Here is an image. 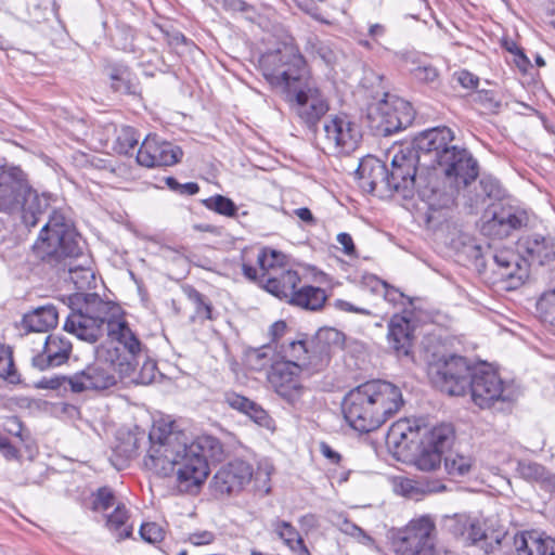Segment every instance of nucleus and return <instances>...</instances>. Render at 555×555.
<instances>
[{
  "label": "nucleus",
  "instance_id": "f257e3e1",
  "mask_svg": "<svg viewBox=\"0 0 555 555\" xmlns=\"http://www.w3.org/2000/svg\"><path fill=\"white\" fill-rule=\"evenodd\" d=\"M260 69L266 80L286 93L293 113L313 128L328 112L330 105L317 83L307 75L306 62L293 44H283L261 55Z\"/></svg>",
  "mask_w": 555,
  "mask_h": 555
},
{
  "label": "nucleus",
  "instance_id": "f03ea898",
  "mask_svg": "<svg viewBox=\"0 0 555 555\" xmlns=\"http://www.w3.org/2000/svg\"><path fill=\"white\" fill-rule=\"evenodd\" d=\"M150 440L152 444L144 461L145 466L163 477L177 472L179 490L196 493L208 477V437L197 438L188 446L182 433L163 435L160 428H154L150 433Z\"/></svg>",
  "mask_w": 555,
  "mask_h": 555
},
{
  "label": "nucleus",
  "instance_id": "7ed1b4c3",
  "mask_svg": "<svg viewBox=\"0 0 555 555\" xmlns=\"http://www.w3.org/2000/svg\"><path fill=\"white\" fill-rule=\"evenodd\" d=\"M401 389L387 380L372 379L350 389L341 411L348 425L359 433L378 429L403 406Z\"/></svg>",
  "mask_w": 555,
  "mask_h": 555
},
{
  "label": "nucleus",
  "instance_id": "20e7f679",
  "mask_svg": "<svg viewBox=\"0 0 555 555\" xmlns=\"http://www.w3.org/2000/svg\"><path fill=\"white\" fill-rule=\"evenodd\" d=\"M453 131L448 127L428 129L416 138V145L431 165H437L456 192L474 182L479 173L477 160L462 147L452 145Z\"/></svg>",
  "mask_w": 555,
  "mask_h": 555
},
{
  "label": "nucleus",
  "instance_id": "39448f33",
  "mask_svg": "<svg viewBox=\"0 0 555 555\" xmlns=\"http://www.w3.org/2000/svg\"><path fill=\"white\" fill-rule=\"evenodd\" d=\"M46 207L47 199L30 186L25 172L20 167H0V211L8 214L22 211L25 224L36 227L39 215Z\"/></svg>",
  "mask_w": 555,
  "mask_h": 555
},
{
  "label": "nucleus",
  "instance_id": "423d86ee",
  "mask_svg": "<svg viewBox=\"0 0 555 555\" xmlns=\"http://www.w3.org/2000/svg\"><path fill=\"white\" fill-rule=\"evenodd\" d=\"M124 314L112 317L106 322V335L111 339L102 345V359L114 362L119 370V377H130L143 358V345L130 328Z\"/></svg>",
  "mask_w": 555,
  "mask_h": 555
},
{
  "label": "nucleus",
  "instance_id": "0eeeda50",
  "mask_svg": "<svg viewBox=\"0 0 555 555\" xmlns=\"http://www.w3.org/2000/svg\"><path fill=\"white\" fill-rule=\"evenodd\" d=\"M35 249L43 260L49 261L77 257L82 253L81 237L72 221L54 210L41 229Z\"/></svg>",
  "mask_w": 555,
  "mask_h": 555
},
{
  "label": "nucleus",
  "instance_id": "6e6552de",
  "mask_svg": "<svg viewBox=\"0 0 555 555\" xmlns=\"http://www.w3.org/2000/svg\"><path fill=\"white\" fill-rule=\"evenodd\" d=\"M273 466L261 462L257 470L247 461L235 459L222 465L214 475L212 487L217 494L233 495L242 492L253 480L258 490L269 494Z\"/></svg>",
  "mask_w": 555,
  "mask_h": 555
},
{
  "label": "nucleus",
  "instance_id": "1a4fd4ad",
  "mask_svg": "<svg viewBox=\"0 0 555 555\" xmlns=\"http://www.w3.org/2000/svg\"><path fill=\"white\" fill-rule=\"evenodd\" d=\"M468 390L472 401L480 409H491L498 403H513L518 392L513 382L505 380L489 364H480L473 370Z\"/></svg>",
  "mask_w": 555,
  "mask_h": 555
},
{
  "label": "nucleus",
  "instance_id": "9d476101",
  "mask_svg": "<svg viewBox=\"0 0 555 555\" xmlns=\"http://www.w3.org/2000/svg\"><path fill=\"white\" fill-rule=\"evenodd\" d=\"M483 526L481 519L467 513H455L442 518V527L449 533L479 546L488 555L495 554L507 539V532L504 528L490 529Z\"/></svg>",
  "mask_w": 555,
  "mask_h": 555
},
{
  "label": "nucleus",
  "instance_id": "9b49d317",
  "mask_svg": "<svg viewBox=\"0 0 555 555\" xmlns=\"http://www.w3.org/2000/svg\"><path fill=\"white\" fill-rule=\"evenodd\" d=\"M428 362V375L433 384L441 391L450 396H463L470 384L473 370L467 359L461 356L450 354L439 357L426 352Z\"/></svg>",
  "mask_w": 555,
  "mask_h": 555
},
{
  "label": "nucleus",
  "instance_id": "f8f14e48",
  "mask_svg": "<svg viewBox=\"0 0 555 555\" xmlns=\"http://www.w3.org/2000/svg\"><path fill=\"white\" fill-rule=\"evenodd\" d=\"M399 555H441L436 548V526L429 516L412 519L392 539Z\"/></svg>",
  "mask_w": 555,
  "mask_h": 555
},
{
  "label": "nucleus",
  "instance_id": "ddd939ff",
  "mask_svg": "<svg viewBox=\"0 0 555 555\" xmlns=\"http://www.w3.org/2000/svg\"><path fill=\"white\" fill-rule=\"evenodd\" d=\"M428 158L423 155L414 141V146L400 147L393 153L389 182L391 192L402 198H411L417 185V169L425 166Z\"/></svg>",
  "mask_w": 555,
  "mask_h": 555
},
{
  "label": "nucleus",
  "instance_id": "4468645a",
  "mask_svg": "<svg viewBox=\"0 0 555 555\" xmlns=\"http://www.w3.org/2000/svg\"><path fill=\"white\" fill-rule=\"evenodd\" d=\"M119 370L114 362L102 359V349L96 350L94 363L72 376L62 377L63 383L51 380V388L67 384L73 392L80 393L89 390H104L117 383Z\"/></svg>",
  "mask_w": 555,
  "mask_h": 555
},
{
  "label": "nucleus",
  "instance_id": "2eb2a0df",
  "mask_svg": "<svg viewBox=\"0 0 555 555\" xmlns=\"http://www.w3.org/2000/svg\"><path fill=\"white\" fill-rule=\"evenodd\" d=\"M323 151L335 155L354 152L361 140V127L346 114L331 115L323 125Z\"/></svg>",
  "mask_w": 555,
  "mask_h": 555
},
{
  "label": "nucleus",
  "instance_id": "dca6fc26",
  "mask_svg": "<svg viewBox=\"0 0 555 555\" xmlns=\"http://www.w3.org/2000/svg\"><path fill=\"white\" fill-rule=\"evenodd\" d=\"M257 263L259 269L248 264H243L242 270L244 275L257 282L261 287H272L276 289L274 280L276 276L284 275L286 278V289L297 279V271L293 270L287 263V257L274 249L263 248L257 256Z\"/></svg>",
  "mask_w": 555,
  "mask_h": 555
},
{
  "label": "nucleus",
  "instance_id": "f3484780",
  "mask_svg": "<svg viewBox=\"0 0 555 555\" xmlns=\"http://www.w3.org/2000/svg\"><path fill=\"white\" fill-rule=\"evenodd\" d=\"M453 439L454 430L451 425L441 424L431 429L424 428L414 455L415 466L424 472L439 468L442 454L451 447Z\"/></svg>",
  "mask_w": 555,
  "mask_h": 555
},
{
  "label": "nucleus",
  "instance_id": "a211bd4d",
  "mask_svg": "<svg viewBox=\"0 0 555 555\" xmlns=\"http://www.w3.org/2000/svg\"><path fill=\"white\" fill-rule=\"evenodd\" d=\"M367 115L380 131L390 134L406 128L412 122L414 113L406 101L386 94L385 99L369 107Z\"/></svg>",
  "mask_w": 555,
  "mask_h": 555
},
{
  "label": "nucleus",
  "instance_id": "6ab92c4d",
  "mask_svg": "<svg viewBox=\"0 0 555 555\" xmlns=\"http://www.w3.org/2000/svg\"><path fill=\"white\" fill-rule=\"evenodd\" d=\"M182 157V150L170 142L149 134L143 140L137 153V162L141 166L152 168L158 166H172Z\"/></svg>",
  "mask_w": 555,
  "mask_h": 555
},
{
  "label": "nucleus",
  "instance_id": "aec40b11",
  "mask_svg": "<svg viewBox=\"0 0 555 555\" xmlns=\"http://www.w3.org/2000/svg\"><path fill=\"white\" fill-rule=\"evenodd\" d=\"M299 373L300 366L294 361L275 362L268 373V380L279 396L293 403L302 392Z\"/></svg>",
  "mask_w": 555,
  "mask_h": 555
},
{
  "label": "nucleus",
  "instance_id": "412c9836",
  "mask_svg": "<svg viewBox=\"0 0 555 555\" xmlns=\"http://www.w3.org/2000/svg\"><path fill=\"white\" fill-rule=\"evenodd\" d=\"M493 260L498 266L496 273L505 282L506 289L511 291L520 287L529 278L527 260L512 250L505 249L495 253Z\"/></svg>",
  "mask_w": 555,
  "mask_h": 555
},
{
  "label": "nucleus",
  "instance_id": "4be33fe9",
  "mask_svg": "<svg viewBox=\"0 0 555 555\" xmlns=\"http://www.w3.org/2000/svg\"><path fill=\"white\" fill-rule=\"evenodd\" d=\"M356 175L360 186L369 193L391 192L389 173L384 163L375 157H367L360 162Z\"/></svg>",
  "mask_w": 555,
  "mask_h": 555
},
{
  "label": "nucleus",
  "instance_id": "5701e85b",
  "mask_svg": "<svg viewBox=\"0 0 555 555\" xmlns=\"http://www.w3.org/2000/svg\"><path fill=\"white\" fill-rule=\"evenodd\" d=\"M525 221L526 217L524 214L517 212L512 208L501 207L499 210H494L492 217L483 222L481 231L485 235L493 238H504L512 231L521 228Z\"/></svg>",
  "mask_w": 555,
  "mask_h": 555
},
{
  "label": "nucleus",
  "instance_id": "b1692460",
  "mask_svg": "<svg viewBox=\"0 0 555 555\" xmlns=\"http://www.w3.org/2000/svg\"><path fill=\"white\" fill-rule=\"evenodd\" d=\"M72 352V344L56 336H47L43 349L33 358V365L40 370H49L65 363Z\"/></svg>",
  "mask_w": 555,
  "mask_h": 555
},
{
  "label": "nucleus",
  "instance_id": "393cba45",
  "mask_svg": "<svg viewBox=\"0 0 555 555\" xmlns=\"http://www.w3.org/2000/svg\"><path fill=\"white\" fill-rule=\"evenodd\" d=\"M107 320L94 314H68L64 330L75 334L79 339L94 343L106 333Z\"/></svg>",
  "mask_w": 555,
  "mask_h": 555
},
{
  "label": "nucleus",
  "instance_id": "a878e982",
  "mask_svg": "<svg viewBox=\"0 0 555 555\" xmlns=\"http://www.w3.org/2000/svg\"><path fill=\"white\" fill-rule=\"evenodd\" d=\"M422 428L415 421L401 418L395 422L386 435V444L395 453L400 454L411 450V444L420 436Z\"/></svg>",
  "mask_w": 555,
  "mask_h": 555
},
{
  "label": "nucleus",
  "instance_id": "bb28decb",
  "mask_svg": "<svg viewBox=\"0 0 555 555\" xmlns=\"http://www.w3.org/2000/svg\"><path fill=\"white\" fill-rule=\"evenodd\" d=\"M412 319L404 314H393L388 325V341L398 357H408L415 331Z\"/></svg>",
  "mask_w": 555,
  "mask_h": 555
},
{
  "label": "nucleus",
  "instance_id": "cd10ccee",
  "mask_svg": "<svg viewBox=\"0 0 555 555\" xmlns=\"http://www.w3.org/2000/svg\"><path fill=\"white\" fill-rule=\"evenodd\" d=\"M516 555H555V539L538 531H525L514 537Z\"/></svg>",
  "mask_w": 555,
  "mask_h": 555
},
{
  "label": "nucleus",
  "instance_id": "c85d7f7f",
  "mask_svg": "<svg viewBox=\"0 0 555 555\" xmlns=\"http://www.w3.org/2000/svg\"><path fill=\"white\" fill-rule=\"evenodd\" d=\"M526 253L538 261L545 264L555 259V238L551 235L533 233L522 241Z\"/></svg>",
  "mask_w": 555,
  "mask_h": 555
},
{
  "label": "nucleus",
  "instance_id": "c756f323",
  "mask_svg": "<svg viewBox=\"0 0 555 555\" xmlns=\"http://www.w3.org/2000/svg\"><path fill=\"white\" fill-rule=\"evenodd\" d=\"M70 312H111L114 305L104 301L96 294H85L81 292L69 295L66 300H60Z\"/></svg>",
  "mask_w": 555,
  "mask_h": 555
},
{
  "label": "nucleus",
  "instance_id": "7c9ffc66",
  "mask_svg": "<svg viewBox=\"0 0 555 555\" xmlns=\"http://www.w3.org/2000/svg\"><path fill=\"white\" fill-rule=\"evenodd\" d=\"M238 444L236 437L219 424H210V461H221L234 452Z\"/></svg>",
  "mask_w": 555,
  "mask_h": 555
},
{
  "label": "nucleus",
  "instance_id": "2f4dec72",
  "mask_svg": "<svg viewBox=\"0 0 555 555\" xmlns=\"http://www.w3.org/2000/svg\"><path fill=\"white\" fill-rule=\"evenodd\" d=\"M272 527L276 535L296 555H310L299 531L288 521L275 519Z\"/></svg>",
  "mask_w": 555,
  "mask_h": 555
},
{
  "label": "nucleus",
  "instance_id": "473e14b6",
  "mask_svg": "<svg viewBox=\"0 0 555 555\" xmlns=\"http://www.w3.org/2000/svg\"><path fill=\"white\" fill-rule=\"evenodd\" d=\"M326 298L324 289L308 285L296 291L289 304L301 309L318 310L323 307Z\"/></svg>",
  "mask_w": 555,
  "mask_h": 555
},
{
  "label": "nucleus",
  "instance_id": "72a5a7b5",
  "mask_svg": "<svg viewBox=\"0 0 555 555\" xmlns=\"http://www.w3.org/2000/svg\"><path fill=\"white\" fill-rule=\"evenodd\" d=\"M59 314H23L17 327L24 335L30 333H48L59 322Z\"/></svg>",
  "mask_w": 555,
  "mask_h": 555
},
{
  "label": "nucleus",
  "instance_id": "f704fd0d",
  "mask_svg": "<svg viewBox=\"0 0 555 555\" xmlns=\"http://www.w3.org/2000/svg\"><path fill=\"white\" fill-rule=\"evenodd\" d=\"M106 527L118 541L131 535L133 526L129 522L128 511L122 504H117L114 512L107 515Z\"/></svg>",
  "mask_w": 555,
  "mask_h": 555
},
{
  "label": "nucleus",
  "instance_id": "c9c22d12",
  "mask_svg": "<svg viewBox=\"0 0 555 555\" xmlns=\"http://www.w3.org/2000/svg\"><path fill=\"white\" fill-rule=\"evenodd\" d=\"M517 472L521 478L528 481L547 482L555 486V477L552 476L546 468L535 462L520 461L517 466Z\"/></svg>",
  "mask_w": 555,
  "mask_h": 555
},
{
  "label": "nucleus",
  "instance_id": "e433bc0d",
  "mask_svg": "<svg viewBox=\"0 0 555 555\" xmlns=\"http://www.w3.org/2000/svg\"><path fill=\"white\" fill-rule=\"evenodd\" d=\"M305 51L315 57H319L326 65H333L337 61V53L332 49V47L312 34L306 38Z\"/></svg>",
  "mask_w": 555,
  "mask_h": 555
},
{
  "label": "nucleus",
  "instance_id": "4c0bfd02",
  "mask_svg": "<svg viewBox=\"0 0 555 555\" xmlns=\"http://www.w3.org/2000/svg\"><path fill=\"white\" fill-rule=\"evenodd\" d=\"M473 466V460L462 454L449 455L444 459V467L453 478L466 476Z\"/></svg>",
  "mask_w": 555,
  "mask_h": 555
},
{
  "label": "nucleus",
  "instance_id": "58836bf2",
  "mask_svg": "<svg viewBox=\"0 0 555 555\" xmlns=\"http://www.w3.org/2000/svg\"><path fill=\"white\" fill-rule=\"evenodd\" d=\"M68 279L79 291L91 287L95 281L93 271L83 266H69Z\"/></svg>",
  "mask_w": 555,
  "mask_h": 555
},
{
  "label": "nucleus",
  "instance_id": "ea45409f",
  "mask_svg": "<svg viewBox=\"0 0 555 555\" xmlns=\"http://www.w3.org/2000/svg\"><path fill=\"white\" fill-rule=\"evenodd\" d=\"M139 142L135 130L129 126L121 127L115 143V150L120 154H132Z\"/></svg>",
  "mask_w": 555,
  "mask_h": 555
},
{
  "label": "nucleus",
  "instance_id": "a19ab883",
  "mask_svg": "<svg viewBox=\"0 0 555 555\" xmlns=\"http://www.w3.org/2000/svg\"><path fill=\"white\" fill-rule=\"evenodd\" d=\"M247 364L254 371H261L271 367L272 363V348L270 346H262L253 349L247 353Z\"/></svg>",
  "mask_w": 555,
  "mask_h": 555
},
{
  "label": "nucleus",
  "instance_id": "79ce46f5",
  "mask_svg": "<svg viewBox=\"0 0 555 555\" xmlns=\"http://www.w3.org/2000/svg\"><path fill=\"white\" fill-rule=\"evenodd\" d=\"M396 487L400 494L412 500H418L420 495L425 492L436 491V489L429 488L428 486L425 489L417 481L410 478L400 479Z\"/></svg>",
  "mask_w": 555,
  "mask_h": 555
},
{
  "label": "nucleus",
  "instance_id": "37998d69",
  "mask_svg": "<svg viewBox=\"0 0 555 555\" xmlns=\"http://www.w3.org/2000/svg\"><path fill=\"white\" fill-rule=\"evenodd\" d=\"M245 414L260 427L271 431L275 430V422L273 418L256 402L251 401V406L246 410Z\"/></svg>",
  "mask_w": 555,
  "mask_h": 555
},
{
  "label": "nucleus",
  "instance_id": "c03bdc74",
  "mask_svg": "<svg viewBox=\"0 0 555 555\" xmlns=\"http://www.w3.org/2000/svg\"><path fill=\"white\" fill-rule=\"evenodd\" d=\"M117 504L113 491L109 488L103 487L94 494L92 509L94 512L105 513L108 508L116 507Z\"/></svg>",
  "mask_w": 555,
  "mask_h": 555
},
{
  "label": "nucleus",
  "instance_id": "a18cd8bd",
  "mask_svg": "<svg viewBox=\"0 0 555 555\" xmlns=\"http://www.w3.org/2000/svg\"><path fill=\"white\" fill-rule=\"evenodd\" d=\"M299 282H300V278L297 274L296 281L289 285L288 289H286V278L284 275H281V276H276V280H274V283H273V284H275L278 291L273 289L272 287H263V288L268 293L272 294L273 296H275L280 299H285L289 302L292 300L293 294L296 293V287Z\"/></svg>",
  "mask_w": 555,
  "mask_h": 555
},
{
  "label": "nucleus",
  "instance_id": "49530a36",
  "mask_svg": "<svg viewBox=\"0 0 555 555\" xmlns=\"http://www.w3.org/2000/svg\"><path fill=\"white\" fill-rule=\"evenodd\" d=\"M210 209L225 217H235L237 214V206L232 199L223 195H215L210 197Z\"/></svg>",
  "mask_w": 555,
  "mask_h": 555
},
{
  "label": "nucleus",
  "instance_id": "de8ad7c7",
  "mask_svg": "<svg viewBox=\"0 0 555 555\" xmlns=\"http://www.w3.org/2000/svg\"><path fill=\"white\" fill-rule=\"evenodd\" d=\"M284 357L286 361H300L306 359L308 352L306 341L304 340H292L283 348Z\"/></svg>",
  "mask_w": 555,
  "mask_h": 555
},
{
  "label": "nucleus",
  "instance_id": "09e8293b",
  "mask_svg": "<svg viewBox=\"0 0 555 555\" xmlns=\"http://www.w3.org/2000/svg\"><path fill=\"white\" fill-rule=\"evenodd\" d=\"M317 337L320 341H323L328 346H343L345 341V335L333 327L321 328L318 332Z\"/></svg>",
  "mask_w": 555,
  "mask_h": 555
},
{
  "label": "nucleus",
  "instance_id": "8fccbe9b",
  "mask_svg": "<svg viewBox=\"0 0 555 555\" xmlns=\"http://www.w3.org/2000/svg\"><path fill=\"white\" fill-rule=\"evenodd\" d=\"M140 535L149 543H156L163 540L164 531L156 522H146L141 526Z\"/></svg>",
  "mask_w": 555,
  "mask_h": 555
},
{
  "label": "nucleus",
  "instance_id": "3c124183",
  "mask_svg": "<svg viewBox=\"0 0 555 555\" xmlns=\"http://www.w3.org/2000/svg\"><path fill=\"white\" fill-rule=\"evenodd\" d=\"M415 80L424 83H431L438 79V70L431 65H420L412 70Z\"/></svg>",
  "mask_w": 555,
  "mask_h": 555
},
{
  "label": "nucleus",
  "instance_id": "603ef678",
  "mask_svg": "<svg viewBox=\"0 0 555 555\" xmlns=\"http://www.w3.org/2000/svg\"><path fill=\"white\" fill-rule=\"evenodd\" d=\"M224 397V401L229 404V406H231L232 409L241 412V413H244L246 412L247 409H250L251 406V400L244 397V396H241L236 392H225L223 395Z\"/></svg>",
  "mask_w": 555,
  "mask_h": 555
},
{
  "label": "nucleus",
  "instance_id": "864d4df0",
  "mask_svg": "<svg viewBox=\"0 0 555 555\" xmlns=\"http://www.w3.org/2000/svg\"><path fill=\"white\" fill-rule=\"evenodd\" d=\"M537 309L541 312L555 309V287L545 291L537 301Z\"/></svg>",
  "mask_w": 555,
  "mask_h": 555
},
{
  "label": "nucleus",
  "instance_id": "5fc2aeb1",
  "mask_svg": "<svg viewBox=\"0 0 555 555\" xmlns=\"http://www.w3.org/2000/svg\"><path fill=\"white\" fill-rule=\"evenodd\" d=\"M14 375L15 371L12 358L8 354H0V377L13 383Z\"/></svg>",
  "mask_w": 555,
  "mask_h": 555
},
{
  "label": "nucleus",
  "instance_id": "6e6d98bb",
  "mask_svg": "<svg viewBox=\"0 0 555 555\" xmlns=\"http://www.w3.org/2000/svg\"><path fill=\"white\" fill-rule=\"evenodd\" d=\"M455 78L457 82L466 89H473L478 86L479 79L477 76L473 75L467 70H460L455 73Z\"/></svg>",
  "mask_w": 555,
  "mask_h": 555
},
{
  "label": "nucleus",
  "instance_id": "4d7b16f0",
  "mask_svg": "<svg viewBox=\"0 0 555 555\" xmlns=\"http://www.w3.org/2000/svg\"><path fill=\"white\" fill-rule=\"evenodd\" d=\"M482 191L487 197H498L500 194V186L496 180L492 178H482L479 182Z\"/></svg>",
  "mask_w": 555,
  "mask_h": 555
},
{
  "label": "nucleus",
  "instance_id": "13d9d810",
  "mask_svg": "<svg viewBox=\"0 0 555 555\" xmlns=\"http://www.w3.org/2000/svg\"><path fill=\"white\" fill-rule=\"evenodd\" d=\"M300 528L306 532H310L319 527V518L314 514H306L298 519Z\"/></svg>",
  "mask_w": 555,
  "mask_h": 555
},
{
  "label": "nucleus",
  "instance_id": "bf43d9fd",
  "mask_svg": "<svg viewBox=\"0 0 555 555\" xmlns=\"http://www.w3.org/2000/svg\"><path fill=\"white\" fill-rule=\"evenodd\" d=\"M0 451L7 460L18 459V450L5 437H0Z\"/></svg>",
  "mask_w": 555,
  "mask_h": 555
},
{
  "label": "nucleus",
  "instance_id": "052dcab7",
  "mask_svg": "<svg viewBox=\"0 0 555 555\" xmlns=\"http://www.w3.org/2000/svg\"><path fill=\"white\" fill-rule=\"evenodd\" d=\"M320 452L332 464H339L341 461V455L326 442L320 443Z\"/></svg>",
  "mask_w": 555,
  "mask_h": 555
},
{
  "label": "nucleus",
  "instance_id": "680f3d73",
  "mask_svg": "<svg viewBox=\"0 0 555 555\" xmlns=\"http://www.w3.org/2000/svg\"><path fill=\"white\" fill-rule=\"evenodd\" d=\"M155 364L151 361H145L142 366V372L137 378L138 383L150 384L154 379Z\"/></svg>",
  "mask_w": 555,
  "mask_h": 555
},
{
  "label": "nucleus",
  "instance_id": "e2e57ef3",
  "mask_svg": "<svg viewBox=\"0 0 555 555\" xmlns=\"http://www.w3.org/2000/svg\"><path fill=\"white\" fill-rule=\"evenodd\" d=\"M337 242L343 246V251L348 256H353L356 247L352 237L348 233H339L337 235Z\"/></svg>",
  "mask_w": 555,
  "mask_h": 555
},
{
  "label": "nucleus",
  "instance_id": "0e129e2a",
  "mask_svg": "<svg viewBox=\"0 0 555 555\" xmlns=\"http://www.w3.org/2000/svg\"><path fill=\"white\" fill-rule=\"evenodd\" d=\"M341 530L345 533L350 534L352 537L362 538L363 540L371 541V537L367 535L362 528L349 521H345L344 528Z\"/></svg>",
  "mask_w": 555,
  "mask_h": 555
},
{
  "label": "nucleus",
  "instance_id": "69168bd1",
  "mask_svg": "<svg viewBox=\"0 0 555 555\" xmlns=\"http://www.w3.org/2000/svg\"><path fill=\"white\" fill-rule=\"evenodd\" d=\"M478 100L489 109H496L500 107V102L495 101L492 92L481 91L478 93Z\"/></svg>",
  "mask_w": 555,
  "mask_h": 555
},
{
  "label": "nucleus",
  "instance_id": "338daca9",
  "mask_svg": "<svg viewBox=\"0 0 555 555\" xmlns=\"http://www.w3.org/2000/svg\"><path fill=\"white\" fill-rule=\"evenodd\" d=\"M294 215L307 224H314L315 219L311 210L307 207L297 208L294 210Z\"/></svg>",
  "mask_w": 555,
  "mask_h": 555
},
{
  "label": "nucleus",
  "instance_id": "774afa93",
  "mask_svg": "<svg viewBox=\"0 0 555 555\" xmlns=\"http://www.w3.org/2000/svg\"><path fill=\"white\" fill-rule=\"evenodd\" d=\"M286 323L284 321H276L273 323L270 327V334L272 336V339L275 340L280 337H282L286 331Z\"/></svg>",
  "mask_w": 555,
  "mask_h": 555
}]
</instances>
